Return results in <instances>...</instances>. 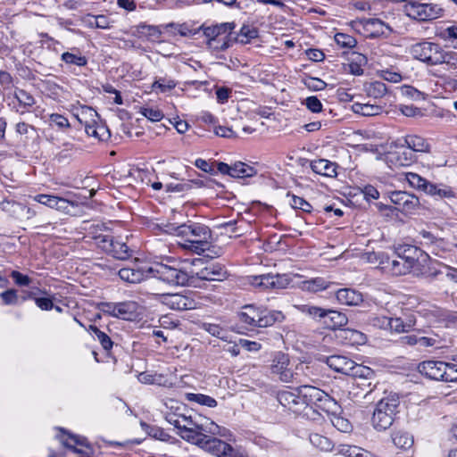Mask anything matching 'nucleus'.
<instances>
[{
  "label": "nucleus",
  "mask_w": 457,
  "mask_h": 457,
  "mask_svg": "<svg viewBox=\"0 0 457 457\" xmlns=\"http://www.w3.org/2000/svg\"><path fill=\"white\" fill-rule=\"evenodd\" d=\"M202 328L207 333H209L210 335L216 337L218 338L224 340L227 337L226 329L224 328H222L221 326H220L219 324L204 322V323H203Z\"/></svg>",
  "instance_id": "obj_47"
},
{
  "label": "nucleus",
  "mask_w": 457,
  "mask_h": 457,
  "mask_svg": "<svg viewBox=\"0 0 457 457\" xmlns=\"http://www.w3.org/2000/svg\"><path fill=\"white\" fill-rule=\"evenodd\" d=\"M396 255L414 267V276L416 277H420L423 272L420 267L421 262H427L429 259V255L427 253L411 245L398 246L396 248Z\"/></svg>",
  "instance_id": "obj_11"
},
{
  "label": "nucleus",
  "mask_w": 457,
  "mask_h": 457,
  "mask_svg": "<svg viewBox=\"0 0 457 457\" xmlns=\"http://www.w3.org/2000/svg\"><path fill=\"white\" fill-rule=\"evenodd\" d=\"M390 200L405 213H413L420 205V200L417 196L403 191L393 192L390 195Z\"/></svg>",
  "instance_id": "obj_16"
},
{
  "label": "nucleus",
  "mask_w": 457,
  "mask_h": 457,
  "mask_svg": "<svg viewBox=\"0 0 457 457\" xmlns=\"http://www.w3.org/2000/svg\"><path fill=\"white\" fill-rule=\"evenodd\" d=\"M170 424L178 429L182 439L195 445L202 440L205 433L215 434L218 428L214 422L191 411L183 417L170 415Z\"/></svg>",
  "instance_id": "obj_2"
},
{
  "label": "nucleus",
  "mask_w": 457,
  "mask_h": 457,
  "mask_svg": "<svg viewBox=\"0 0 457 457\" xmlns=\"http://www.w3.org/2000/svg\"><path fill=\"white\" fill-rule=\"evenodd\" d=\"M256 174V170L244 162H236L232 165L231 177L233 178H250Z\"/></svg>",
  "instance_id": "obj_34"
},
{
  "label": "nucleus",
  "mask_w": 457,
  "mask_h": 457,
  "mask_svg": "<svg viewBox=\"0 0 457 457\" xmlns=\"http://www.w3.org/2000/svg\"><path fill=\"white\" fill-rule=\"evenodd\" d=\"M403 145L411 152L428 153L430 146L425 138L417 135H408L403 139Z\"/></svg>",
  "instance_id": "obj_27"
},
{
  "label": "nucleus",
  "mask_w": 457,
  "mask_h": 457,
  "mask_svg": "<svg viewBox=\"0 0 457 457\" xmlns=\"http://www.w3.org/2000/svg\"><path fill=\"white\" fill-rule=\"evenodd\" d=\"M310 367L304 363H297L295 365L291 364L290 370L293 373L292 382H303V377L308 376V370Z\"/></svg>",
  "instance_id": "obj_49"
},
{
  "label": "nucleus",
  "mask_w": 457,
  "mask_h": 457,
  "mask_svg": "<svg viewBox=\"0 0 457 457\" xmlns=\"http://www.w3.org/2000/svg\"><path fill=\"white\" fill-rule=\"evenodd\" d=\"M274 289H282L287 287L292 282V278L288 274H275Z\"/></svg>",
  "instance_id": "obj_61"
},
{
  "label": "nucleus",
  "mask_w": 457,
  "mask_h": 457,
  "mask_svg": "<svg viewBox=\"0 0 457 457\" xmlns=\"http://www.w3.org/2000/svg\"><path fill=\"white\" fill-rule=\"evenodd\" d=\"M325 361L330 369L348 376H359L369 378L374 374L371 369L358 365L345 356L331 355L326 357Z\"/></svg>",
  "instance_id": "obj_8"
},
{
  "label": "nucleus",
  "mask_w": 457,
  "mask_h": 457,
  "mask_svg": "<svg viewBox=\"0 0 457 457\" xmlns=\"http://www.w3.org/2000/svg\"><path fill=\"white\" fill-rule=\"evenodd\" d=\"M443 381L457 382V363H447L443 361Z\"/></svg>",
  "instance_id": "obj_51"
},
{
  "label": "nucleus",
  "mask_w": 457,
  "mask_h": 457,
  "mask_svg": "<svg viewBox=\"0 0 457 457\" xmlns=\"http://www.w3.org/2000/svg\"><path fill=\"white\" fill-rule=\"evenodd\" d=\"M295 308H296L303 314H305L314 320L323 319L327 313L326 309L308 303L295 305Z\"/></svg>",
  "instance_id": "obj_35"
},
{
  "label": "nucleus",
  "mask_w": 457,
  "mask_h": 457,
  "mask_svg": "<svg viewBox=\"0 0 457 457\" xmlns=\"http://www.w3.org/2000/svg\"><path fill=\"white\" fill-rule=\"evenodd\" d=\"M94 238H95L96 244L97 245L98 247L102 248L104 252H106L108 253H110V251L112 247L113 241H114L113 237L111 235L99 234L97 236H95Z\"/></svg>",
  "instance_id": "obj_54"
},
{
  "label": "nucleus",
  "mask_w": 457,
  "mask_h": 457,
  "mask_svg": "<svg viewBox=\"0 0 457 457\" xmlns=\"http://www.w3.org/2000/svg\"><path fill=\"white\" fill-rule=\"evenodd\" d=\"M234 29V22H224L204 28V35L207 38V47L213 51L228 49L234 41V37H231Z\"/></svg>",
  "instance_id": "obj_7"
},
{
  "label": "nucleus",
  "mask_w": 457,
  "mask_h": 457,
  "mask_svg": "<svg viewBox=\"0 0 457 457\" xmlns=\"http://www.w3.org/2000/svg\"><path fill=\"white\" fill-rule=\"evenodd\" d=\"M367 27L372 28L378 34H387L392 31L391 28L377 18L368 19L365 22Z\"/></svg>",
  "instance_id": "obj_50"
},
{
  "label": "nucleus",
  "mask_w": 457,
  "mask_h": 457,
  "mask_svg": "<svg viewBox=\"0 0 457 457\" xmlns=\"http://www.w3.org/2000/svg\"><path fill=\"white\" fill-rule=\"evenodd\" d=\"M14 96L18 102L23 106L30 107L35 104L34 97L23 89L16 90Z\"/></svg>",
  "instance_id": "obj_59"
},
{
  "label": "nucleus",
  "mask_w": 457,
  "mask_h": 457,
  "mask_svg": "<svg viewBox=\"0 0 457 457\" xmlns=\"http://www.w3.org/2000/svg\"><path fill=\"white\" fill-rule=\"evenodd\" d=\"M399 403V398L391 395L382 398L376 404L371 418L372 426L376 430L385 431L392 426Z\"/></svg>",
  "instance_id": "obj_6"
},
{
  "label": "nucleus",
  "mask_w": 457,
  "mask_h": 457,
  "mask_svg": "<svg viewBox=\"0 0 457 457\" xmlns=\"http://www.w3.org/2000/svg\"><path fill=\"white\" fill-rule=\"evenodd\" d=\"M85 131L89 137H93L100 141L107 140L110 137L109 129L103 125L86 124Z\"/></svg>",
  "instance_id": "obj_33"
},
{
  "label": "nucleus",
  "mask_w": 457,
  "mask_h": 457,
  "mask_svg": "<svg viewBox=\"0 0 457 457\" xmlns=\"http://www.w3.org/2000/svg\"><path fill=\"white\" fill-rule=\"evenodd\" d=\"M418 369L421 374L431 379L443 380V361H426L420 363Z\"/></svg>",
  "instance_id": "obj_22"
},
{
  "label": "nucleus",
  "mask_w": 457,
  "mask_h": 457,
  "mask_svg": "<svg viewBox=\"0 0 457 457\" xmlns=\"http://www.w3.org/2000/svg\"><path fill=\"white\" fill-rule=\"evenodd\" d=\"M130 249L124 242L116 239L113 241L112 247L109 253L116 259L127 260L130 257Z\"/></svg>",
  "instance_id": "obj_39"
},
{
  "label": "nucleus",
  "mask_w": 457,
  "mask_h": 457,
  "mask_svg": "<svg viewBox=\"0 0 457 457\" xmlns=\"http://www.w3.org/2000/svg\"><path fill=\"white\" fill-rule=\"evenodd\" d=\"M436 265L439 264L429 257L427 262H421L420 267L423 272L420 276H426L432 278H436L437 275L442 273V271L438 270Z\"/></svg>",
  "instance_id": "obj_45"
},
{
  "label": "nucleus",
  "mask_w": 457,
  "mask_h": 457,
  "mask_svg": "<svg viewBox=\"0 0 457 457\" xmlns=\"http://www.w3.org/2000/svg\"><path fill=\"white\" fill-rule=\"evenodd\" d=\"M345 453L348 457H377L372 453L357 446H349Z\"/></svg>",
  "instance_id": "obj_62"
},
{
  "label": "nucleus",
  "mask_w": 457,
  "mask_h": 457,
  "mask_svg": "<svg viewBox=\"0 0 457 457\" xmlns=\"http://www.w3.org/2000/svg\"><path fill=\"white\" fill-rule=\"evenodd\" d=\"M146 266L145 267H127L119 270L120 278L129 283H140L145 278L150 277Z\"/></svg>",
  "instance_id": "obj_20"
},
{
  "label": "nucleus",
  "mask_w": 457,
  "mask_h": 457,
  "mask_svg": "<svg viewBox=\"0 0 457 457\" xmlns=\"http://www.w3.org/2000/svg\"><path fill=\"white\" fill-rule=\"evenodd\" d=\"M378 75L382 79L392 83H399L403 79V77L399 72L393 71L388 69L381 70L378 71Z\"/></svg>",
  "instance_id": "obj_60"
},
{
  "label": "nucleus",
  "mask_w": 457,
  "mask_h": 457,
  "mask_svg": "<svg viewBox=\"0 0 457 457\" xmlns=\"http://www.w3.org/2000/svg\"><path fill=\"white\" fill-rule=\"evenodd\" d=\"M278 403L286 409L296 414L303 413V403L300 399V386L294 391L283 390L278 393Z\"/></svg>",
  "instance_id": "obj_15"
},
{
  "label": "nucleus",
  "mask_w": 457,
  "mask_h": 457,
  "mask_svg": "<svg viewBox=\"0 0 457 457\" xmlns=\"http://www.w3.org/2000/svg\"><path fill=\"white\" fill-rule=\"evenodd\" d=\"M386 86L381 81L371 82L367 88L369 96L374 98L382 97L386 95Z\"/></svg>",
  "instance_id": "obj_52"
},
{
  "label": "nucleus",
  "mask_w": 457,
  "mask_h": 457,
  "mask_svg": "<svg viewBox=\"0 0 457 457\" xmlns=\"http://www.w3.org/2000/svg\"><path fill=\"white\" fill-rule=\"evenodd\" d=\"M138 304L134 301L117 303L116 318L132 320L137 315Z\"/></svg>",
  "instance_id": "obj_26"
},
{
  "label": "nucleus",
  "mask_w": 457,
  "mask_h": 457,
  "mask_svg": "<svg viewBox=\"0 0 457 457\" xmlns=\"http://www.w3.org/2000/svg\"><path fill=\"white\" fill-rule=\"evenodd\" d=\"M61 443L67 448L71 449L76 453L89 454L91 452L90 445L86 437L77 435H63L60 436Z\"/></svg>",
  "instance_id": "obj_19"
},
{
  "label": "nucleus",
  "mask_w": 457,
  "mask_h": 457,
  "mask_svg": "<svg viewBox=\"0 0 457 457\" xmlns=\"http://www.w3.org/2000/svg\"><path fill=\"white\" fill-rule=\"evenodd\" d=\"M252 285L263 289H274L273 274H264L253 278Z\"/></svg>",
  "instance_id": "obj_44"
},
{
  "label": "nucleus",
  "mask_w": 457,
  "mask_h": 457,
  "mask_svg": "<svg viewBox=\"0 0 457 457\" xmlns=\"http://www.w3.org/2000/svg\"><path fill=\"white\" fill-rule=\"evenodd\" d=\"M290 204L291 206L295 209H300L305 212H312V205L300 196L293 195Z\"/></svg>",
  "instance_id": "obj_64"
},
{
  "label": "nucleus",
  "mask_w": 457,
  "mask_h": 457,
  "mask_svg": "<svg viewBox=\"0 0 457 457\" xmlns=\"http://www.w3.org/2000/svg\"><path fill=\"white\" fill-rule=\"evenodd\" d=\"M379 263L383 265L382 269L394 276H402L408 273L414 275V267L398 256L393 260L386 257L385 261L381 260Z\"/></svg>",
  "instance_id": "obj_18"
},
{
  "label": "nucleus",
  "mask_w": 457,
  "mask_h": 457,
  "mask_svg": "<svg viewBox=\"0 0 457 457\" xmlns=\"http://www.w3.org/2000/svg\"><path fill=\"white\" fill-rule=\"evenodd\" d=\"M238 319L242 323L253 328H267L276 322L282 321L284 315L281 312L268 311L254 305H245L238 313Z\"/></svg>",
  "instance_id": "obj_4"
},
{
  "label": "nucleus",
  "mask_w": 457,
  "mask_h": 457,
  "mask_svg": "<svg viewBox=\"0 0 457 457\" xmlns=\"http://www.w3.org/2000/svg\"><path fill=\"white\" fill-rule=\"evenodd\" d=\"M165 233L176 235L185 239L180 244L182 248L201 254L211 247L212 231L209 227L201 223H189L176 225L163 224L162 228Z\"/></svg>",
  "instance_id": "obj_1"
},
{
  "label": "nucleus",
  "mask_w": 457,
  "mask_h": 457,
  "mask_svg": "<svg viewBox=\"0 0 457 457\" xmlns=\"http://www.w3.org/2000/svg\"><path fill=\"white\" fill-rule=\"evenodd\" d=\"M334 415L335 416L332 420V424L335 428L342 432H349L352 430V424L348 421V420L340 416H337L336 414Z\"/></svg>",
  "instance_id": "obj_63"
},
{
  "label": "nucleus",
  "mask_w": 457,
  "mask_h": 457,
  "mask_svg": "<svg viewBox=\"0 0 457 457\" xmlns=\"http://www.w3.org/2000/svg\"><path fill=\"white\" fill-rule=\"evenodd\" d=\"M411 54L415 59L432 66L449 63L452 59L451 52H445L439 45L427 41L411 46Z\"/></svg>",
  "instance_id": "obj_5"
},
{
  "label": "nucleus",
  "mask_w": 457,
  "mask_h": 457,
  "mask_svg": "<svg viewBox=\"0 0 457 457\" xmlns=\"http://www.w3.org/2000/svg\"><path fill=\"white\" fill-rule=\"evenodd\" d=\"M323 319H325L324 322L332 328L344 326L347 322L345 314L334 310H327L326 316Z\"/></svg>",
  "instance_id": "obj_31"
},
{
  "label": "nucleus",
  "mask_w": 457,
  "mask_h": 457,
  "mask_svg": "<svg viewBox=\"0 0 457 457\" xmlns=\"http://www.w3.org/2000/svg\"><path fill=\"white\" fill-rule=\"evenodd\" d=\"M89 329L95 334L104 350L108 351L112 347V341L104 332L93 325L89 326Z\"/></svg>",
  "instance_id": "obj_53"
},
{
  "label": "nucleus",
  "mask_w": 457,
  "mask_h": 457,
  "mask_svg": "<svg viewBox=\"0 0 457 457\" xmlns=\"http://www.w3.org/2000/svg\"><path fill=\"white\" fill-rule=\"evenodd\" d=\"M0 208L10 216L21 219L23 204L12 200H4L0 203Z\"/></svg>",
  "instance_id": "obj_37"
},
{
  "label": "nucleus",
  "mask_w": 457,
  "mask_h": 457,
  "mask_svg": "<svg viewBox=\"0 0 457 457\" xmlns=\"http://www.w3.org/2000/svg\"><path fill=\"white\" fill-rule=\"evenodd\" d=\"M187 399L208 407H215L217 405L214 398L202 394H188Z\"/></svg>",
  "instance_id": "obj_55"
},
{
  "label": "nucleus",
  "mask_w": 457,
  "mask_h": 457,
  "mask_svg": "<svg viewBox=\"0 0 457 457\" xmlns=\"http://www.w3.org/2000/svg\"><path fill=\"white\" fill-rule=\"evenodd\" d=\"M34 201L57 211L66 212L71 204L70 201L52 195L40 194L33 197Z\"/></svg>",
  "instance_id": "obj_21"
},
{
  "label": "nucleus",
  "mask_w": 457,
  "mask_h": 457,
  "mask_svg": "<svg viewBox=\"0 0 457 457\" xmlns=\"http://www.w3.org/2000/svg\"><path fill=\"white\" fill-rule=\"evenodd\" d=\"M147 270L150 277L156 278L171 286H184L188 282L189 278L185 271L162 263L148 267Z\"/></svg>",
  "instance_id": "obj_9"
},
{
  "label": "nucleus",
  "mask_w": 457,
  "mask_h": 457,
  "mask_svg": "<svg viewBox=\"0 0 457 457\" xmlns=\"http://www.w3.org/2000/svg\"><path fill=\"white\" fill-rule=\"evenodd\" d=\"M197 277L203 280L221 281L227 276V271L220 263H211L196 273Z\"/></svg>",
  "instance_id": "obj_23"
},
{
  "label": "nucleus",
  "mask_w": 457,
  "mask_h": 457,
  "mask_svg": "<svg viewBox=\"0 0 457 457\" xmlns=\"http://www.w3.org/2000/svg\"><path fill=\"white\" fill-rule=\"evenodd\" d=\"M164 406L166 409L164 411L165 420L169 423H170V415L175 416L176 418L183 417L184 415L187 414V411H188V410H187L185 404H183L182 403H180L177 400H174V399L166 400L164 402Z\"/></svg>",
  "instance_id": "obj_29"
},
{
  "label": "nucleus",
  "mask_w": 457,
  "mask_h": 457,
  "mask_svg": "<svg viewBox=\"0 0 457 457\" xmlns=\"http://www.w3.org/2000/svg\"><path fill=\"white\" fill-rule=\"evenodd\" d=\"M427 194L433 196H438L440 199L454 198L456 195L450 187L445 185H436L433 183L428 186V191Z\"/></svg>",
  "instance_id": "obj_36"
},
{
  "label": "nucleus",
  "mask_w": 457,
  "mask_h": 457,
  "mask_svg": "<svg viewBox=\"0 0 457 457\" xmlns=\"http://www.w3.org/2000/svg\"><path fill=\"white\" fill-rule=\"evenodd\" d=\"M62 60L67 64H74L79 67L85 66L87 60L81 54H77L70 52H65L62 54Z\"/></svg>",
  "instance_id": "obj_48"
},
{
  "label": "nucleus",
  "mask_w": 457,
  "mask_h": 457,
  "mask_svg": "<svg viewBox=\"0 0 457 457\" xmlns=\"http://www.w3.org/2000/svg\"><path fill=\"white\" fill-rule=\"evenodd\" d=\"M387 162L396 167L410 166L415 161L413 153L403 144L395 150L390 151L386 156Z\"/></svg>",
  "instance_id": "obj_17"
},
{
  "label": "nucleus",
  "mask_w": 457,
  "mask_h": 457,
  "mask_svg": "<svg viewBox=\"0 0 457 457\" xmlns=\"http://www.w3.org/2000/svg\"><path fill=\"white\" fill-rule=\"evenodd\" d=\"M337 301L341 304L355 306L363 301L362 295L352 288H341L336 294Z\"/></svg>",
  "instance_id": "obj_25"
},
{
  "label": "nucleus",
  "mask_w": 457,
  "mask_h": 457,
  "mask_svg": "<svg viewBox=\"0 0 457 457\" xmlns=\"http://www.w3.org/2000/svg\"><path fill=\"white\" fill-rule=\"evenodd\" d=\"M406 180L412 187L422 190L426 194L428 191V186L431 184V182L426 179L413 172H409L406 174Z\"/></svg>",
  "instance_id": "obj_40"
},
{
  "label": "nucleus",
  "mask_w": 457,
  "mask_h": 457,
  "mask_svg": "<svg viewBox=\"0 0 457 457\" xmlns=\"http://www.w3.org/2000/svg\"><path fill=\"white\" fill-rule=\"evenodd\" d=\"M258 36V30L248 25H244L237 37H234V40L242 44H247L250 39L255 38Z\"/></svg>",
  "instance_id": "obj_43"
},
{
  "label": "nucleus",
  "mask_w": 457,
  "mask_h": 457,
  "mask_svg": "<svg viewBox=\"0 0 457 457\" xmlns=\"http://www.w3.org/2000/svg\"><path fill=\"white\" fill-rule=\"evenodd\" d=\"M136 33L139 37H145L151 42H161L160 37L162 31L160 27L154 25H147L144 22L139 23L135 27Z\"/></svg>",
  "instance_id": "obj_28"
},
{
  "label": "nucleus",
  "mask_w": 457,
  "mask_h": 457,
  "mask_svg": "<svg viewBox=\"0 0 457 457\" xmlns=\"http://www.w3.org/2000/svg\"><path fill=\"white\" fill-rule=\"evenodd\" d=\"M138 380L143 384H156V385H162V380L163 377L160 374H152L149 372H141L138 375Z\"/></svg>",
  "instance_id": "obj_58"
},
{
  "label": "nucleus",
  "mask_w": 457,
  "mask_h": 457,
  "mask_svg": "<svg viewBox=\"0 0 457 457\" xmlns=\"http://www.w3.org/2000/svg\"><path fill=\"white\" fill-rule=\"evenodd\" d=\"M355 113L362 116H375L382 112L383 108L378 104L355 103L352 106Z\"/></svg>",
  "instance_id": "obj_32"
},
{
  "label": "nucleus",
  "mask_w": 457,
  "mask_h": 457,
  "mask_svg": "<svg viewBox=\"0 0 457 457\" xmlns=\"http://www.w3.org/2000/svg\"><path fill=\"white\" fill-rule=\"evenodd\" d=\"M406 12L412 19L428 21L439 17L442 9L436 4H428L423 0H411L406 5Z\"/></svg>",
  "instance_id": "obj_10"
},
{
  "label": "nucleus",
  "mask_w": 457,
  "mask_h": 457,
  "mask_svg": "<svg viewBox=\"0 0 457 457\" xmlns=\"http://www.w3.org/2000/svg\"><path fill=\"white\" fill-rule=\"evenodd\" d=\"M196 445L216 457H228L231 454L233 448L229 444L207 435H205Z\"/></svg>",
  "instance_id": "obj_13"
},
{
  "label": "nucleus",
  "mask_w": 457,
  "mask_h": 457,
  "mask_svg": "<svg viewBox=\"0 0 457 457\" xmlns=\"http://www.w3.org/2000/svg\"><path fill=\"white\" fill-rule=\"evenodd\" d=\"M311 169L313 172L325 177L334 178L337 175V165L326 159H318L311 162Z\"/></svg>",
  "instance_id": "obj_24"
},
{
  "label": "nucleus",
  "mask_w": 457,
  "mask_h": 457,
  "mask_svg": "<svg viewBox=\"0 0 457 457\" xmlns=\"http://www.w3.org/2000/svg\"><path fill=\"white\" fill-rule=\"evenodd\" d=\"M291 363L289 356L284 353H277L270 364V372L277 376L284 383L292 382L293 373L290 370Z\"/></svg>",
  "instance_id": "obj_12"
},
{
  "label": "nucleus",
  "mask_w": 457,
  "mask_h": 457,
  "mask_svg": "<svg viewBox=\"0 0 457 457\" xmlns=\"http://www.w3.org/2000/svg\"><path fill=\"white\" fill-rule=\"evenodd\" d=\"M394 445L403 450L410 449L414 443L413 436L406 431H396L392 435Z\"/></svg>",
  "instance_id": "obj_30"
},
{
  "label": "nucleus",
  "mask_w": 457,
  "mask_h": 457,
  "mask_svg": "<svg viewBox=\"0 0 457 457\" xmlns=\"http://www.w3.org/2000/svg\"><path fill=\"white\" fill-rule=\"evenodd\" d=\"M160 302L171 310L184 311L195 308V303L193 299L181 294H161Z\"/></svg>",
  "instance_id": "obj_14"
},
{
  "label": "nucleus",
  "mask_w": 457,
  "mask_h": 457,
  "mask_svg": "<svg viewBox=\"0 0 457 457\" xmlns=\"http://www.w3.org/2000/svg\"><path fill=\"white\" fill-rule=\"evenodd\" d=\"M300 399L303 403L302 414L311 420L320 417L318 410L330 414H337L340 411V406L334 398L313 386H300Z\"/></svg>",
  "instance_id": "obj_3"
},
{
  "label": "nucleus",
  "mask_w": 457,
  "mask_h": 457,
  "mask_svg": "<svg viewBox=\"0 0 457 457\" xmlns=\"http://www.w3.org/2000/svg\"><path fill=\"white\" fill-rule=\"evenodd\" d=\"M345 338L349 341L351 345H363L366 343L367 337L361 331L355 329L344 330Z\"/></svg>",
  "instance_id": "obj_46"
},
{
  "label": "nucleus",
  "mask_w": 457,
  "mask_h": 457,
  "mask_svg": "<svg viewBox=\"0 0 457 457\" xmlns=\"http://www.w3.org/2000/svg\"><path fill=\"white\" fill-rule=\"evenodd\" d=\"M311 444L321 451H330L333 444L328 437L320 434H312L310 436Z\"/></svg>",
  "instance_id": "obj_42"
},
{
  "label": "nucleus",
  "mask_w": 457,
  "mask_h": 457,
  "mask_svg": "<svg viewBox=\"0 0 457 457\" xmlns=\"http://www.w3.org/2000/svg\"><path fill=\"white\" fill-rule=\"evenodd\" d=\"M140 113L151 121H160L163 117V113L157 108L142 107Z\"/></svg>",
  "instance_id": "obj_57"
},
{
  "label": "nucleus",
  "mask_w": 457,
  "mask_h": 457,
  "mask_svg": "<svg viewBox=\"0 0 457 457\" xmlns=\"http://www.w3.org/2000/svg\"><path fill=\"white\" fill-rule=\"evenodd\" d=\"M329 287V283L322 278H315L310 280H304L302 282L301 288L303 290L316 293Z\"/></svg>",
  "instance_id": "obj_38"
},
{
  "label": "nucleus",
  "mask_w": 457,
  "mask_h": 457,
  "mask_svg": "<svg viewBox=\"0 0 457 457\" xmlns=\"http://www.w3.org/2000/svg\"><path fill=\"white\" fill-rule=\"evenodd\" d=\"M335 41L337 44L345 48H353L356 46V39L345 33H337L335 35Z\"/></svg>",
  "instance_id": "obj_56"
},
{
  "label": "nucleus",
  "mask_w": 457,
  "mask_h": 457,
  "mask_svg": "<svg viewBox=\"0 0 457 457\" xmlns=\"http://www.w3.org/2000/svg\"><path fill=\"white\" fill-rule=\"evenodd\" d=\"M389 323L388 329L397 333L407 332L414 325L412 320L403 321L401 318H389Z\"/></svg>",
  "instance_id": "obj_41"
}]
</instances>
